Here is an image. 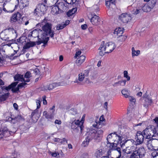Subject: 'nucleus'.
<instances>
[{
  "instance_id": "f257e3e1",
  "label": "nucleus",
  "mask_w": 158,
  "mask_h": 158,
  "mask_svg": "<svg viewBox=\"0 0 158 158\" xmlns=\"http://www.w3.org/2000/svg\"><path fill=\"white\" fill-rule=\"evenodd\" d=\"M121 133L114 132L110 133L107 136L106 139L107 143L110 144V148L111 149L113 147L123 148L125 143L130 141L122 137Z\"/></svg>"
},
{
  "instance_id": "f03ea898",
  "label": "nucleus",
  "mask_w": 158,
  "mask_h": 158,
  "mask_svg": "<svg viewBox=\"0 0 158 158\" xmlns=\"http://www.w3.org/2000/svg\"><path fill=\"white\" fill-rule=\"evenodd\" d=\"M42 32V30L40 29H39L38 30H35L31 31V34L33 35L32 37L35 38L37 37L39 38V40L38 41H30L26 43L23 47V48L24 49H27L34 46L36 44L37 45H39L42 43L44 44L43 46H45V45L47 44L48 42V39L47 38L46 39L44 40L43 37L44 36L42 35L43 34Z\"/></svg>"
},
{
  "instance_id": "7ed1b4c3",
  "label": "nucleus",
  "mask_w": 158,
  "mask_h": 158,
  "mask_svg": "<svg viewBox=\"0 0 158 158\" xmlns=\"http://www.w3.org/2000/svg\"><path fill=\"white\" fill-rule=\"evenodd\" d=\"M44 23H45L42 21L41 23H39L38 25H40V26L41 25H43L42 26V30L43 33L42 35L44 36L43 37L44 40L47 38L48 41L49 38V37L48 36V35H49L51 37H52L54 34L53 31L52 30L51 24L49 23H47L44 25Z\"/></svg>"
},
{
  "instance_id": "20e7f679",
  "label": "nucleus",
  "mask_w": 158,
  "mask_h": 158,
  "mask_svg": "<svg viewBox=\"0 0 158 158\" xmlns=\"http://www.w3.org/2000/svg\"><path fill=\"white\" fill-rule=\"evenodd\" d=\"M143 133L145 135L146 139H150V140L156 135H158V126H149L143 131Z\"/></svg>"
},
{
  "instance_id": "39448f33",
  "label": "nucleus",
  "mask_w": 158,
  "mask_h": 158,
  "mask_svg": "<svg viewBox=\"0 0 158 158\" xmlns=\"http://www.w3.org/2000/svg\"><path fill=\"white\" fill-rule=\"evenodd\" d=\"M69 125L71 126V129L73 130L72 132H77L80 129L81 133L84 128V126L80 124L79 120H76L73 118L70 120L69 122Z\"/></svg>"
},
{
  "instance_id": "423d86ee",
  "label": "nucleus",
  "mask_w": 158,
  "mask_h": 158,
  "mask_svg": "<svg viewBox=\"0 0 158 158\" xmlns=\"http://www.w3.org/2000/svg\"><path fill=\"white\" fill-rule=\"evenodd\" d=\"M18 83V82H14L11 83L10 85H9L8 86H1V88L2 90H6L7 91L10 90V89L13 93L16 92L18 91L19 89V88H22V87H25V86L27 85L26 83H20L18 85V86L16 88H15L16 86Z\"/></svg>"
},
{
  "instance_id": "0eeeda50",
  "label": "nucleus",
  "mask_w": 158,
  "mask_h": 158,
  "mask_svg": "<svg viewBox=\"0 0 158 158\" xmlns=\"http://www.w3.org/2000/svg\"><path fill=\"white\" fill-rule=\"evenodd\" d=\"M146 151L143 147L136 148L131 155L130 158H143L144 157Z\"/></svg>"
},
{
  "instance_id": "6e6552de",
  "label": "nucleus",
  "mask_w": 158,
  "mask_h": 158,
  "mask_svg": "<svg viewBox=\"0 0 158 158\" xmlns=\"http://www.w3.org/2000/svg\"><path fill=\"white\" fill-rule=\"evenodd\" d=\"M94 131V130H91L87 133L88 135L87 137L82 143L84 146L87 145L89 142L92 139H95V134Z\"/></svg>"
},
{
  "instance_id": "1a4fd4ad",
  "label": "nucleus",
  "mask_w": 158,
  "mask_h": 158,
  "mask_svg": "<svg viewBox=\"0 0 158 158\" xmlns=\"http://www.w3.org/2000/svg\"><path fill=\"white\" fill-rule=\"evenodd\" d=\"M116 46L114 43L112 42H109L106 43L103 48L104 51L105 53H109L111 52L116 48Z\"/></svg>"
},
{
  "instance_id": "9d476101",
  "label": "nucleus",
  "mask_w": 158,
  "mask_h": 158,
  "mask_svg": "<svg viewBox=\"0 0 158 158\" xmlns=\"http://www.w3.org/2000/svg\"><path fill=\"white\" fill-rule=\"evenodd\" d=\"M144 139H146L145 135L143 133V131H138L135 136V139L138 144H142L143 142Z\"/></svg>"
},
{
  "instance_id": "9b49d317",
  "label": "nucleus",
  "mask_w": 158,
  "mask_h": 158,
  "mask_svg": "<svg viewBox=\"0 0 158 158\" xmlns=\"http://www.w3.org/2000/svg\"><path fill=\"white\" fill-rule=\"evenodd\" d=\"M88 17L93 24L97 25L98 24L99 21V17L97 15L91 14L88 15Z\"/></svg>"
},
{
  "instance_id": "f8f14e48",
  "label": "nucleus",
  "mask_w": 158,
  "mask_h": 158,
  "mask_svg": "<svg viewBox=\"0 0 158 158\" xmlns=\"http://www.w3.org/2000/svg\"><path fill=\"white\" fill-rule=\"evenodd\" d=\"M119 19L121 21L124 23H127L131 20L132 17L130 14L127 13H123L119 16Z\"/></svg>"
},
{
  "instance_id": "ddd939ff",
  "label": "nucleus",
  "mask_w": 158,
  "mask_h": 158,
  "mask_svg": "<svg viewBox=\"0 0 158 158\" xmlns=\"http://www.w3.org/2000/svg\"><path fill=\"white\" fill-rule=\"evenodd\" d=\"M94 133L95 134V140L97 141H99L101 140L102 137L103 131L102 130H99L97 131L94 130Z\"/></svg>"
},
{
  "instance_id": "4468645a",
  "label": "nucleus",
  "mask_w": 158,
  "mask_h": 158,
  "mask_svg": "<svg viewBox=\"0 0 158 158\" xmlns=\"http://www.w3.org/2000/svg\"><path fill=\"white\" fill-rule=\"evenodd\" d=\"M37 7L38 11L39 14L41 15V16L43 15L45 13L46 9L45 5L42 4L38 5Z\"/></svg>"
},
{
  "instance_id": "2eb2a0df",
  "label": "nucleus",
  "mask_w": 158,
  "mask_h": 158,
  "mask_svg": "<svg viewBox=\"0 0 158 158\" xmlns=\"http://www.w3.org/2000/svg\"><path fill=\"white\" fill-rule=\"evenodd\" d=\"M21 16V14L19 12H17L12 16L10 19V21L11 23L16 22L18 20H20Z\"/></svg>"
},
{
  "instance_id": "dca6fc26",
  "label": "nucleus",
  "mask_w": 158,
  "mask_h": 158,
  "mask_svg": "<svg viewBox=\"0 0 158 158\" xmlns=\"http://www.w3.org/2000/svg\"><path fill=\"white\" fill-rule=\"evenodd\" d=\"M15 80L20 81H24V83L25 82H28L29 81V80L28 79H25L24 78L23 75H21L19 74H17L14 77Z\"/></svg>"
},
{
  "instance_id": "f3484780",
  "label": "nucleus",
  "mask_w": 158,
  "mask_h": 158,
  "mask_svg": "<svg viewBox=\"0 0 158 158\" xmlns=\"http://www.w3.org/2000/svg\"><path fill=\"white\" fill-rule=\"evenodd\" d=\"M60 12H65L68 9V3L65 2V3L60 2Z\"/></svg>"
},
{
  "instance_id": "a211bd4d",
  "label": "nucleus",
  "mask_w": 158,
  "mask_h": 158,
  "mask_svg": "<svg viewBox=\"0 0 158 158\" xmlns=\"http://www.w3.org/2000/svg\"><path fill=\"white\" fill-rule=\"evenodd\" d=\"M123 28L119 27L114 30L113 33L115 37L117 36H120L123 34Z\"/></svg>"
},
{
  "instance_id": "6ab92c4d",
  "label": "nucleus",
  "mask_w": 158,
  "mask_h": 158,
  "mask_svg": "<svg viewBox=\"0 0 158 158\" xmlns=\"http://www.w3.org/2000/svg\"><path fill=\"white\" fill-rule=\"evenodd\" d=\"M59 2L55 4V6L52 8V13L53 15H57L58 14L59 11Z\"/></svg>"
},
{
  "instance_id": "aec40b11",
  "label": "nucleus",
  "mask_w": 158,
  "mask_h": 158,
  "mask_svg": "<svg viewBox=\"0 0 158 158\" xmlns=\"http://www.w3.org/2000/svg\"><path fill=\"white\" fill-rule=\"evenodd\" d=\"M59 0H44V2L48 6H51L54 4H55L58 3Z\"/></svg>"
},
{
  "instance_id": "412c9836",
  "label": "nucleus",
  "mask_w": 158,
  "mask_h": 158,
  "mask_svg": "<svg viewBox=\"0 0 158 158\" xmlns=\"http://www.w3.org/2000/svg\"><path fill=\"white\" fill-rule=\"evenodd\" d=\"M0 37L2 40L5 41H8L9 37L6 32V31H2L0 34Z\"/></svg>"
},
{
  "instance_id": "4be33fe9",
  "label": "nucleus",
  "mask_w": 158,
  "mask_h": 158,
  "mask_svg": "<svg viewBox=\"0 0 158 158\" xmlns=\"http://www.w3.org/2000/svg\"><path fill=\"white\" fill-rule=\"evenodd\" d=\"M21 118L22 117L21 116L18 115L14 118L12 117L9 118H8V120L13 123H15L17 121H19Z\"/></svg>"
},
{
  "instance_id": "5701e85b",
  "label": "nucleus",
  "mask_w": 158,
  "mask_h": 158,
  "mask_svg": "<svg viewBox=\"0 0 158 158\" xmlns=\"http://www.w3.org/2000/svg\"><path fill=\"white\" fill-rule=\"evenodd\" d=\"M2 137L3 136L7 137L10 135V132L8 131L7 128L6 127L4 128L2 131Z\"/></svg>"
},
{
  "instance_id": "b1692460",
  "label": "nucleus",
  "mask_w": 158,
  "mask_h": 158,
  "mask_svg": "<svg viewBox=\"0 0 158 158\" xmlns=\"http://www.w3.org/2000/svg\"><path fill=\"white\" fill-rule=\"evenodd\" d=\"M153 147L156 151H158V139L152 138Z\"/></svg>"
},
{
  "instance_id": "393cba45",
  "label": "nucleus",
  "mask_w": 158,
  "mask_h": 158,
  "mask_svg": "<svg viewBox=\"0 0 158 158\" xmlns=\"http://www.w3.org/2000/svg\"><path fill=\"white\" fill-rule=\"evenodd\" d=\"M78 80H76L74 81V83H78L79 81H82L84 80L85 77L84 75L83 74V73H81L78 74Z\"/></svg>"
},
{
  "instance_id": "a878e982",
  "label": "nucleus",
  "mask_w": 158,
  "mask_h": 158,
  "mask_svg": "<svg viewBox=\"0 0 158 158\" xmlns=\"http://www.w3.org/2000/svg\"><path fill=\"white\" fill-rule=\"evenodd\" d=\"M6 2H10L15 6V9H16L18 6L19 3V0H6Z\"/></svg>"
},
{
  "instance_id": "bb28decb",
  "label": "nucleus",
  "mask_w": 158,
  "mask_h": 158,
  "mask_svg": "<svg viewBox=\"0 0 158 158\" xmlns=\"http://www.w3.org/2000/svg\"><path fill=\"white\" fill-rule=\"evenodd\" d=\"M43 115L47 119H52L54 117L52 114H49V112L47 113L46 111H44L43 112Z\"/></svg>"
},
{
  "instance_id": "cd10ccee",
  "label": "nucleus",
  "mask_w": 158,
  "mask_h": 158,
  "mask_svg": "<svg viewBox=\"0 0 158 158\" xmlns=\"http://www.w3.org/2000/svg\"><path fill=\"white\" fill-rule=\"evenodd\" d=\"M121 93L126 98H128L130 95V91L126 89L122 90Z\"/></svg>"
},
{
  "instance_id": "c85d7f7f",
  "label": "nucleus",
  "mask_w": 158,
  "mask_h": 158,
  "mask_svg": "<svg viewBox=\"0 0 158 158\" xmlns=\"http://www.w3.org/2000/svg\"><path fill=\"white\" fill-rule=\"evenodd\" d=\"M132 55L133 57L134 56H138L140 53L139 50H135V48L133 47L131 48Z\"/></svg>"
},
{
  "instance_id": "c756f323",
  "label": "nucleus",
  "mask_w": 158,
  "mask_h": 158,
  "mask_svg": "<svg viewBox=\"0 0 158 158\" xmlns=\"http://www.w3.org/2000/svg\"><path fill=\"white\" fill-rule=\"evenodd\" d=\"M103 155L102 150V149H97L96 150L95 153V156L97 158L101 157Z\"/></svg>"
},
{
  "instance_id": "7c9ffc66",
  "label": "nucleus",
  "mask_w": 158,
  "mask_h": 158,
  "mask_svg": "<svg viewBox=\"0 0 158 158\" xmlns=\"http://www.w3.org/2000/svg\"><path fill=\"white\" fill-rule=\"evenodd\" d=\"M9 95V93L2 95L0 97V102L5 101L8 97Z\"/></svg>"
},
{
  "instance_id": "2f4dec72",
  "label": "nucleus",
  "mask_w": 158,
  "mask_h": 158,
  "mask_svg": "<svg viewBox=\"0 0 158 158\" xmlns=\"http://www.w3.org/2000/svg\"><path fill=\"white\" fill-rule=\"evenodd\" d=\"M152 8L151 6H150L148 5H145L143 7L142 10L144 12H148L151 11Z\"/></svg>"
},
{
  "instance_id": "473e14b6",
  "label": "nucleus",
  "mask_w": 158,
  "mask_h": 158,
  "mask_svg": "<svg viewBox=\"0 0 158 158\" xmlns=\"http://www.w3.org/2000/svg\"><path fill=\"white\" fill-rule=\"evenodd\" d=\"M70 21L68 20H66L64 22L61 23V24H60V30L63 29L66 26L69 25L70 23Z\"/></svg>"
},
{
  "instance_id": "72a5a7b5",
  "label": "nucleus",
  "mask_w": 158,
  "mask_h": 158,
  "mask_svg": "<svg viewBox=\"0 0 158 158\" xmlns=\"http://www.w3.org/2000/svg\"><path fill=\"white\" fill-rule=\"evenodd\" d=\"M145 103L144 104V106L145 107H147L148 105H150L152 103V99L146 98L145 99Z\"/></svg>"
},
{
  "instance_id": "f704fd0d",
  "label": "nucleus",
  "mask_w": 158,
  "mask_h": 158,
  "mask_svg": "<svg viewBox=\"0 0 158 158\" xmlns=\"http://www.w3.org/2000/svg\"><path fill=\"white\" fill-rule=\"evenodd\" d=\"M85 58L86 57L85 56H80V57L77 59V63L79 64H81L85 61Z\"/></svg>"
},
{
  "instance_id": "c9c22d12",
  "label": "nucleus",
  "mask_w": 158,
  "mask_h": 158,
  "mask_svg": "<svg viewBox=\"0 0 158 158\" xmlns=\"http://www.w3.org/2000/svg\"><path fill=\"white\" fill-rule=\"evenodd\" d=\"M25 38H26L24 36L21 37H20L19 39L17 40V42L22 44H25L26 42V41L25 39Z\"/></svg>"
},
{
  "instance_id": "e433bc0d",
  "label": "nucleus",
  "mask_w": 158,
  "mask_h": 158,
  "mask_svg": "<svg viewBox=\"0 0 158 158\" xmlns=\"http://www.w3.org/2000/svg\"><path fill=\"white\" fill-rule=\"evenodd\" d=\"M59 84L57 83H53L51 84L48 85L49 90L52 89L56 86H59Z\"/></svg>"
},
{
  "instance_id": "4c0bfd02",
  "label": "nucleus",
  "mask_w": 158,
  "mask_h": 158,
  "mask_svg": "<svg viewBox=\"0 0 158 158\" xmlns=\"http://www.w3.org/2000/svg\"><path fill=\"white\" fill-rule=\"evenodd\" d=\"M21 3L22 4L23 7L27 6L29 3L28 0H21Z\"/></svg>"
},
{
  "instance_id": "58836bf2",
  "label": "nucleus",
  "mask_w": 158,
  "mask_h": 158,
  "mask_svg": "<svg viewBox=\"0 0 158 158\" xmlns=\"http://www.w3.org/2000/svg\"><path fill=\"white\" fill-rule=\"evenodd\" d=\"M110 150H108L107 152L106 156H103L101 158H111L112 157L111 156V150H112L110 148Z\"/></svg>"
},
{
  "instance_id": "ea45409f",
  "label": "nucleus",
  "mask_w": 158,
  "mask_h": 158,
  "mask_svg": "<svg viewBox=\"0 0 158 158\" xmlns=\"http://www.w3.org/2000/svg\"><path fill=\"white\" fill-rule=\"evenodd\" d=\"M64 1L68 4H73L78 1V0H64Z\"/></svg>"
},
{
  "instance_id": "a19ab883",
  "label": "nucleus",
  "mask_w": 158,
  "mask_h": 158,
  "mask_svg": "<svg viewBox=\"0 0 158 158\" xmlns=\"http://www.w3.org/2000/svg\"><path fill=\"white\" fill-rule=\"evenodd\" d=\"M15 41L14 40H9V42H10V43L6 44V45H7L8 46L10 47L11 45V44H14L16 46H18V45L15 42Z\"/></svg>"
},
{
  "instance_id": "79ce46f5",
  "label": "nucleus",
  "mask_w": 158,
  "mask_h": 158,
  "mask_svg": "<svg viewBox=\"0 0 158 158\" xmlns=\"http://www.w3.org/2000/svg\"><path fill=\"white\" fill-rule=\"evenodd\" d=\"M119 39H118V41L120 42H122L124 41L127 38V36L125 35H122L119 36Z\"/></svg>"
},
{
  "instance_id": "37998d69",
  "label": "nucleus",
  "mask_w": 158,
  "mask_h": 158,
  "mask_svg": "<svg viewBox=\"0 0 158 158\" xmlns=\"http://www.w3.org/2000/svg\"><path fill=\"white\" fill-rule=\"evenodd\" d=\"M134 151V150L132 151L131 150L130 148L129 147H126L125 152L126 153H127V154H130L131 153L132 154L133 151Z\"/></svg>"
},
{
  "instance_id": "c03bdc74",
  "label": "nucleus",
  "mask_w": 158,
  "mask_h": 158,
  "mask_svg": "<svg viewBox=\"0 0 158 158\" xmlns=\"http://www.w3.org/2000/svg\"><path fill=\"white\" fill-rule=\"evenodd\" d=\"M71 105H69L67 106H61L60 107V108L61 110H63V111H64L65 110H69L70 109V108H71Z\"/></svg>"
},
{
  "instance_id": "a18cd8bd",
  "label": "nucleus",
  "mask_w": 158,
  "mask_h": 158,
  "mask_svg": "<svg viewBox=\"0 0 158 158\" xmlns=\"http://www.w3.org/2000/svg\"><path fill=\"white\" fill-rule=\"evenodd\" d=\"M111 5H114L115 3H112L110 1H109V0H106V5L107 8H109L110 7Z\"/></svg>"
},
{
  "instance_id": "49530a36",
  "label": "nucleus",
  "mask_w": 158,
  "mask_h": 158,
  "mask_svg": "<svg viewBox=\"0 0 158 158\" xmlns=\"http://www.w3.org/2000/svg\"><path fill=\"white\" fill-rule=\"evenodd\" d=\"M42 99L41 98H39L36 101V103L37 105V109H39L40 106V103L42 101Z\"/></svg>"
},
{
  "instance_id": "de8ad7c7",
  "label": "nucleus",
  "mask_w": 158,
  "mask_h": 158,
  "mask_svg": "<svg viewBox=\"0 0 158 158\" xmlns=\"http://www.w3.org/2000/svg\"><path fill=\"white\" fill-rule=\"evenodd\" d=\"M128 98L132 104H135L136 100L133 97L130 95Z\"/></svg>"
},
{
  "instance_id": "09e8293b",
  "label": "nucleus",
  "mask_w": 158,
  "mask_h": 158,
  "mask_svg": "<svg viewBox=\"0 0 158 158\" xmlns=\"http://www.w3.org/2000/svg\"><path fill=\"white\" fill-rule=\"evenodd\" d=\"M124 77L127 79V81L130 80V77L128 75V72L127 71L125 70L123 72Z\"/></svg>"
},
{
  "instance_id": "8fccbe9b",
  "label": "nucleus",
  "mask_w": 158,
  "mask_h": 158,
  "mask_svg": "<svg viewBox=\"0 0 158 158\" xmlns=\"http://www.w3.org/2000/svg\"><path fill=\"white\" fill-rule=\"evenodd\" d=\"M31 73L29 72H27L24 76L25 79H28L30 81L29 78L30 77Z\"/></svg>"
},
{
  "instance_id": "3c124183",
  "label": "nucleus",
  "mask_w": 158,
  "mask_h": 158,
  "mask_svg": "<svg viewBox=\"0 0 158 158\" xmlns=\"http://www.w3.org/2000/svg\"><path fill=\"white\" fill-rule=\"evenodd\" d=\"M122 82V81H118V82H117L114 83L112 85L114 87H117L119 85H121V83Z\"/></svg>"
},
{
  "instance_id": "603ef678",
  "label": "nucleus",
  "mask_w": 158,
  "mask_h": 158,
  "mask_svg": "<svg viewBox=\"0 0 158 158\" xmlns=\"http://www.w3.org/2000/svg\"><path fill=\"white\" fill-rule=\"evenodd\" d=\"M70 112L72 115H74L77 114V110L76 109L73 108L70 110Z\"/></svg>"
},
{
  "instance_id": "864d4df0",
  "label": "nucleus",
  "mask_w": 158,
  "mask_h": 158,
  "mask_svg": "<svg viewBox=\"0 0 158 158\" xmlns=\"http://www.w3.org/2000/svg\"><path fill=\"white\" fill-rule=\"evenodd\" d=\"M153 158H158V152L156 151L152 152L151 154Z\"/></svg>"
},
{
  "instance_id": "5fc2aeb1",
  "label": "nucleus",
  "mask_w": 158,
  "mask_h": 158,
  "mask_svg": "<svg viewBox=\"0 0 158 158\" xmlns=\"http://www.w3.org/2000/svg\"><path fill=\"white\" fill-rule=\"evenodd\" d=\"M55 106H52V108H51L49 110V111L48 112L49 113V114H52L54 116V108Z\"/></svg>"
},
{
  "instance_id": "6e6d98bb",
  "label": "nucleus",
  "mask_w": 158,
  "mask_h": 158,
  "mask_svg": "<svg viewBox=\"0 0 158 158\" xmlns=\"http://www.w3.org/2000/svg\"><path fill=\"white\" fill-rule=\"evenodd\" d=\"M38 113V110L36 109L32 112L31 114V118H32L34 116L35 114L36 115V114H37Z\"/></svg>"
},
{
  "instance_id": "4d7b16f0",
  "label": "nucleus",
  "mask_w": 158,
  "mask_h": 158,
  "mask_svg": "<svg viewBox=\"0 0 158 158\" xmlns=\"http://www.w3.org/2000/svg\"><path fill=\"white\" fill-rule=\"evenodd\" d=\"M141 9H140L136 8V10H134L133 11V14L136 15L140 12Z\"/></svg>"
},
{
  "instance_id": "13d9d810",
  "label": "nucleus",
  "mask_w": 158,
  "mask_h": 158,
  "mask_svg": "<svg viewBox=\"0 0 158 158\" xmlns=\"http://www.w3.org/2000/svg\"><path fill=\"white\" fill-rule=\"evenodd\" d=\"M60 143L64 144H66L67 143V140L65 138H63L62 139H60Z\"/></svg>"
},
{
  "instance_id": "bf43d9fd",
  "label": "nucleus",
  "mask_w": 158,
  "mask_h": 158,
  "mask_svg": "<svg viewBox=\"0 0 158 158\" xmlns=\"http://www.w3.org/2000/svg\"><path fill=\"white\" fill-rule=\"evenodd\" d=\"M39 11V10H38V9H37V8L36 7V8L35 9V10H34V15H36V16L37 15L38 16H41V15H39V13H38Z\"/></svg>"
},
{
  "instance_id": "052dcab7",
  "label": "nucleus",
  "mask_w": 158,
  "mask_h": 158,
  "mask_svg": "<svg viewBox=\"0 0 158 158\" xmlns=\"http://www.w3.org/2000/svg\"><path fill=\"white\" fill-rule=\"evenodd\" d=\"M89 71L88 70H86L84 71V72L83 73V74L84 75L85 77L88 76Z\"/></svg>"
},
{
  "instance_id": "680f3d73",
  "label": "nucleus",
  "mask_w": 158,
  "mask_h": 158,
  "mask_svg": "<svg viewBox=\"0 0 158 158\" xmlns=\"http://www.w3.org/2000/svg\"><path fill=\"white\" fill-rule=\"evenodd\" d=\"M99 125L98 124V122L96 121L92 125V126L93 127L97 128H99Z\"/></svg>"
},
{
  "instance_id": "e2e57ef3",
  "label": "nucleus",
  "mask_w": 158,
  "mask_h": 158,
  "mask_svg": "<svg viewBox=\"0 0 158 158\" xmlns=\"http://www.w3.org/2000/svg\"><path fill=\"white\" fill-rule=\"evenodd\" d=\"M60 158L61 157V158H64L67 156V154L66 153H64L62 151H61V152H60Z\"/></svg>"
},
{
  "instance_id": "0e129e2a",
  "label": "nucleus",
  "mask_w": 158,
  "mask_h": 158,
  "mask_svg": "<svg viewBox=\"0 0 158 158\" xmlns=\"http://www.w3.org/2000/svg\"><path fill=\"white\" fill-rule=\"evenodd\" d=\"M100 51L99 52V55L101 56H103L106 53L104 51V50H99Z\"/></svg>"
},
{
  "instance_id": "69168bd1",
  "label": "nucleus",
  "mask_w": 158,
  "mask_h": 158,
  "mask_svg": "<svg viewBox=\"0 0 158 158\" xmlns=\"http://www.w3.org/2000/svg\"><path fill=\"white\" fill-rule=\"evenodd\" d=\"M42 89L43 90H49L48 85H44L42 87Z\"/></svg>"
},
{
  "instance_id": "338daca9",
  "label": "nucleus",
  "mask_w": 158,
  "mask_h": 158,
  "mask_svg": "<svg viewBox=\"0 0 158 158\" xmlns=\"http://www.w3.org/2000/svg\"><path fill=\"white\" fill-rule=\"evenodd\" d=\"M104 42L102 41V44L100 45V46L99 48V50H103V48H104Z\"/></svg>"
},
{
  "instance_id": "774afa93",
  "label": "nucleus",
  "mask_w": 158,
  "mask_h": 158,
  "mask_svg": "<svg viewBox=\"0 0 158 158\" xmlns=\"http://www.w3.org/2000/svg\"><path fill=\"white\" fill-rule=\"evenodd\" d=\"M74 13L71 10H69V11L67 13V15L68 17H69L71 15H72Z\"/></svg>"
}]
</instances>
